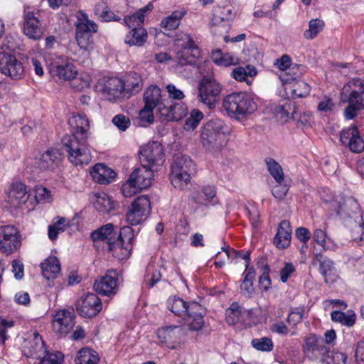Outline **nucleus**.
Wrapping results in <instances>:
<instances>
[{
  "instance_id": "obj_1",
  "label": "nucleus",
  "mask_w": 364,
  "mask_h": 364,
  "mask_svg": "<svg viewBox=\"0 0 364 364\" xmlns=\"http://www.w3.org/2000/svg\"><path fill=\"white\" fill-rule=\"evenodd\" d=\"M71 135H65L62 144L68 154L70 161L75 166L88 164L92 159L87 146L90 137V126L85 115L73 114L68 120Z\"/></svg>"
},
{
  "instance_id": "obj_2",
  "label": "nucleus",
  "mask_w": 364,
  "mask_h": 364,
  "mask_svg": "<svg viewBox=\"0 0 364 364\" xmlns=\"http://www.w3.org/2000/svg\"><path fill=\"white\" fill-rule=\"evenodd\" d=\"M168 308L175 315L182 317L188 323L191 331H198L204 326L203 317L205 309L196 301L187 302L177 297H170L167 302Z\"/></svg>"
},
{
  "instance_id": "obj_3",
  "label": "nucleus",
  "mask_w": 364,
  "mask_h": 364,
  "mask_svg": "<svg viewBox=\"0 0 364 364\" xmlns=\"http://www.w3.org/2000/svg\"><path fill=\"white\" fill-rule=\"evenodd\" d=\"M230 131V127L220 119L209 120L201 129L203 146L212 152L220 150L225 144Z\"/></svg>"
},
{
  "instance_id": "obj_4",
  "label": "nucleus",
  "mask_w": 364,
  "mask_h": 364,
  "mask_svg": "<svg viewBox=\"0 0 364 364\" xmlns=\"http://www.w3.org/2000/svg\"><path fill=\"white\" fill-rule=\"evenodd\" d=\"M223 106L228 115L240 120L253 113L257 105L246 92H232L227 95Z\"/></svg>"
},
{
  "instance_id": "obj_5",
  "label": "nucleus",
  "mask_w": 364,
  "mask_h": 364,
  "mask_svg": "<svg viewBox=\"0 0 364 364\" xmlns=\"http://www.w3.org/2000/svg\"><path fill=\"white\" fill-rule=\"evenodd\" d=\"M75 26V40L79 48L90 52L94 48V34L98 31L96 23L89 19L88 16L82 11L77 15Z\"/></svg>"
},
{
  "instance_id": "obj_6",
  "label": "nucleus",
  "mask_w": 364,
  "mask_h": 364,
  "mask_svg": "<svg viewBox=\"0 0 364 364\" xmlns=\"http://www.w3.org/2000/svg\"><path fill=\"white\" fill-rule=\"evenodd\" d=\"M196 173L195 164L188 156L176 158L171 165V182L178 189H183L191 182V176Z\"/></svg>"
},
{
  "instance_id": "obj_7",
  "label": "nucleus",
  "mask_w": 364,
  "mask_h": 364,
  "mask_svg": "<svg viewBox=\"0 0 364 364\" xmlns=\"http://www.w3.org/2000/svg\"><path fill=\"white\" fill-rule=\"evenodd\" d=\"M223 90L222 85L212 75H205L198 84V99L209 109H214L218 103Z\"/></svg>"
},
{
  "instance_id": "obj_8",
  "label": "nucleus",
  "mask_w": 364,
  "mask_h": 364,
  "mask_svg": "<svg viewBox=\"0 0 364 364\" xmlns=\"http://www.w3.org/2000/svg\"><path fill=\"white\" fill-rule=\"evenodd\" d=\"M141 165L151 170L158 171L165 161L164 149L158 141H150L142 146L139 150Z\"/></svg>"
},
{
  "instance_id": "obj_9",
  "label": "nucleus",
  "mask_w": 364,
  "mask_h": 364,
  "mask_svg": "<svg viewBox=\"0 0 364 364\" xmlns=\"http://www.w3.org/2000/svg\"><path fill=\"white\" fill-rule=\"evenodd\" d=\"M134 238L133 229L129 226H124L121 228L117 238L109 242L107 248L113 257L118 259H124L129 257Z\"/></svg>"
},
{
  "instance_id": "obj_10",
  "label": "nucleus",
  "mask_w": 364,
  "mask_h": 364,
  "mask_svg": "<svg viewBox=\"0 0 364 364\" xmlns=\"http://www.w3.org/2000/svg\"><path fill=\"white\" fill-rule=\"evenodd\" d=\"M351 92L348 98V106L345 109L344 115L347 119H353L358 112L364 109V81L353 79L349 82Z\"/></svg>"
},
{
  "instance_id": "obj_11",
  "label": "nucleus",
  "mask_w": 364,
  "mask_h": 364,
  "mask_svg": "<svg viewBox=\"0 0 364 364\" xmlns=\"http://www.w3.org/2000/svg\"><path fill=\"white\" fill-rule=\"evenodd\" d=\"M151 210L149 198L145 195L139 196L129 206L126 220L131 225H136L147 219Z\"/></svg>"
},
{
  "instance_id": "obj_12",
  "label": "nucleus",
  "mask_w": 364,
  "mask_h": 364,
  "mask_svg": "<svg viewBox=\"0 0 364 364\" xmlns=\"http://www.w3.org/2000/svg\"><path fill=\"white\" fill-rule=\"evenodd\" d=\"M6 198L4 206V210H8L11 213L24 205L28 200L30 194L25 184L20 181L13 182L8 190L5 191Z\"/></svg>"
},
{
  "instance_id": "obj_13",
  "label": "nucleus",
  "mask_w": 364,
  "mask_h": 364,
  "mask_svg": "<svg viewBox=\"0 0 364 364\" xmlns=\"http://www.w3.org/2000/svg\"><path fill=\"white\" fill-rule=\"evenodd\" d=\"M303 352L305 357L308 358L309 360H319L323 363L327 353H330V350L324 343L323 338L311 334L304 340Z\"/></svg>"
},
{
  "instance_id": "obj_14",
  "label": "nucleus",
  "mask_w": 364,
  "mask_h": 364,
  "mask_svg": "<svg viewBox=\"0 0 364 364\" xmlns=\"http://www.w3.org/2000/svg\"><path fill=\"white\" fill-rule=\"evenodd\" d=\"M120 275L116 270H108L104 276L97 278L94 284L95 291L102 296H111L117 294Z\"/></svg>"
},
{
  "instance_id": "obj_15",
  "label": "nucleus",
  "mask_w": 364,
  "mask_h": 364,
  "mask_svg": "<svg viewBox=\"0 0 364 364\" xmlns=\"http://www.w3.org/2000/svg\"><path fill=\"white\" fill-rule=\"evenodd\" d=\"M22 353L27 358L40 359L46 353L45 343L37 331L27 333L22 343Z\"/></svg>"
},
{
  "instance_id": "obj_16",
  "label": "nucleus",
  "mask_w": 364,
  "mask_h": 364,
  "mask_svg": "<svg viewBox=\"0 0 364 364\" xmlns=\"http://www.w3.org/2000/svg\"><path fill=\"white\" fill-rule=\"evenodd\" d=\"M75 311L73 308L63 309L53 315V329L60 336H65L71 332L75 326Z\"/></svg>"
},
{
  "instance_id": "obj_17",
  "label": "nucleus",
  "mask_w": 364,
  "mask_h": 364,
  "mask_svg": "<svg viewBox=\"0 0 364 364\" xmlns=\"http://www.w3.org/2000/svg\"><path fill=\"white\" fill-rule=\"evenodd\" d=\"M175 45L183 50L184 55H190L181 60V64H192L200 56V50L193 38L188 33L179 32L176 35Z\"/></svg>"
},
{
  "instance_id": "obj_18",
  "label": "nucleus",
  "mask_w": 364,
  "mask_h": 364,
  "mask_svg": "<svg viewBox=\"0 0 364 364\" xmlns=\"http://www.w3.org/2000/svg\"><path fill=\"white\" fill-rule=\"evenodd\" d=\"M75 306L81 316L91 318L99 314L102 310V304L95 294L87 293L76 301Z\"/></svg>"
},
{
  "instance_id": "obj_19",
  "label": "nucleus",
  "mask_w": 364,
  "mask_h": 364,
  "mask_svg": "<svg viewBox=\"0 0 364 364\" xmlns=\"http://www.w3.org/2000/svg\"><path fill=\"white\" fill-rule=\"evenodd\" d=\"M313 265H318V272L326 284L333 283L338 277L334 262L329 257L320 253L314 255Z\"/></svg>"
},
{
  "instance_id": "obj_20",
  "label": "nucleus",
  "mask_w": 364,
  "mask_h": 364,
  "mask_svg": "<svg viewBox=\"0 0 364 364\" xmlns=\"http://www.w3.org/2000/svg\"><path fill=\"white\" fill-rule=\"evenodd\" d=\"M156 336L161 343L174 349L181 342L183 330L179 326H165L157 330Z\"/></svg>"
},
{
  "instance_id": "obj_21",
  "label": "nucleus",
  "mask_w": 364,
  "mask_h": 364,
  "mask_svg": "<svg viewBox=\"0 0 364 364\" xmlns=\"http://www.w3.org/2000/svg\"><path fill=\"white\" fill-rule=\"evenodd\" d=\"M49 70L52 76L58 77L63 80L74 79L77 74L74 65L61 56L53 60Z\"/></svg>"
},
{
  "instance_id": "obj_22",
  "label": "nucleus",
  "mask_w": 364,
  "mask_h": 364,
  "mask_svg": "<svg viewBox=\"0 0 364 364\" xmlns=\"http://www.w3.org/2000/svg\"><path fill=\"white\" fill-rule=\"evenodd\" d=\"M1 73L10 77L13 80L22 78L25 73L24 67L21 60H18L14 55L1 52Z\"/></svg>"
},
{
  "instance_id": "obj_23",
  "label": "nucleus",
  "mask_w": 364,
  "mask_h": 364,
  "mask_svg": "<svg viewBox=\"0 0 364 364\" xmlns=\"http://www.w3.org/2000/svg\"><path fill=\"white\" fill-rule=\"evenodd\" d=\"M1 236V252L9 255L20 247L18 231L13 225L2 226Z\"/></svg>"
},
{
  "instance_id": "obj_24",
  "label": "nucleus",
  "mask_w": 364,
  "mask_h": 364,
  "mask_svg": "<svg viewBox=\"0 0 364 364\" xmlns=\"http://www.w3.org/2000/svg\"><path fill=\"white\" fill-rule=\"evenodd\" d=\"M340 141L343 144L348 146L353 152L360 153L364 149V141L355 126L343 129L340 134Z\"/></svg>"
},
{
  "instance_id": "obj_25",
  "label": "nucleus",
  "mask_w": 364,
  "mask_h": 364,
  "mask_svg": "<svg viewBox=\"0 0 364 364\" xmlns=\"http://www.w3.org/2000/svg\"><path fill=\"white\" fill-rule=\"evenodd\" d=\"M124 84L122 79L112 77L107 78L102 89V94L109 101L125 99Z\"/></svg>"
},
{
  "instance_id": "obj_26",
  "label": "nucleus",
  "mask_w": 364,
  "mask_h": 364,
  "mask_svg": "<svg viewBox=\"0 0 364 364\" xmlns=\"http://www.w3.org/2000/svg\"><path fill=\"white\" fill-rule=\"evenodd\" d=\"M280 78L282 83L291 90L294 97H305L309 95L311 91L310 86L306 82L301 80L299 75L293 77L285 73Z\"/></svg>"
},
{
  "instance_id": "obj_27",
  "label": "nucleus",
  "mask_w": 364,
  "mask_h": 364,
  "mask_svg": "<svg viewBox=\"0 0 364 364\" xmlns=\"http://www.w3.org/2000/svg\"><path fill=\"white\" fill-rule=\"evenodd\" d=\"M23 33L30 39L38 41L43 36V31L38 18L33 12L24 14Z\"/></svg>"
},
{
  "instance_id": "obj_28",
  "label": "nucleus",
  "mask_w": 364,
  "mask_h": 364,
  "mask_svg": "<svg viewBox=\"0 0 364 364\" xmlns=\"http://www.w3.org/2000/svg\"><path fill=\"white\" fill-rule=\"evenodd\" d=\"M63 159L58 149H49L43 153L38 161V166L42 171L54 170L60 164Z\"/></svg>"
},
{
  "instance_id": "obj_29",
  "label": "nucleus",
  "mask_w": 364,
  "mask_h": 364,
  "mask_svg": "<svg viewBox=\"0 0 364 364\" xmlns=\"http://www.w3.org/2000/svg\"><path fill=\"white\" fill-rule=\"evenodd\" d=\"M154 172L155 171L141 165V167L136 168L133 171L129 178L141 190L146 189L151 185Z\"/></svg>"
},
{
  "instance_id": "obj_30",
  "label": "nucleus",
  "mask_w": 364,
  "mask_h": 364,
  "mask_svg": "<svg viewBox=\"0 0 364 364\" xmlns=\"http://www.w3.org/2000/svg\"><path fill=\"white\" fill-rule=\"evenodd\" d=\"M159 112L169 121H178L187 114V107L181 102H175L170 105L159 106Z\"/></svg>"
},
{
  "instance_id": "obj_31",
  "label": "nucleus",
  "mask_w": 364,
  "mask_h": 364,
  "mask_svg": "<svg viewBox=\"0 0 364 364\" xmlns=\"http://www.w3.org/2000/svg\"><path fill=\"white\" fill-rule=\"evenodd\" d=\"M90 174L95 181L104 185L112 183L116 177L114 171L102 164L95 165Z\"/></svg>"
},
{
  "instance_id": "obj_32",
  "label": "nucleus",
  "mask_w": 364,
  "mask_h": 364,
  "mask_svg": "<svg viewBox=\"0 0 364 364\" xmlns=\"http://www.w3.org/2000/svg\"><path fill=\"white\" fill-rule=\"evenodd\" d=\"M291 228L290 223L282 220L278 225L277 232L274 237V244L279 249H284L290 245Z\"/></svg>"
},
{
  "instance_id": "obj_33",
  "label": "nucleus",
  "mask_w": 364,
  "mask_h": 364,
  "mask_svg": "<svg viewBox=\"0 0 364 364\" xmlns=\"http://www.w3.org/2000/svg\"><path fill=\"white\" fill-rule=\"evenodd\" d=\"M359 212L360 205L353 197L342 198L338 202L337 214L343 218H352Z\"/></svg>"
},
{
  "instance_id": "obj_34",
  "label": "nucleus",
  "mask_w": 364,
  "mask_h": 364,
  "mask_svg": "<svg viewBox=\"0 0 364 364\" xmlns=\"http://www.w3.org/2000/svg\"><path fill=\"white\" fill-rule=\"evenodd\" d=\"M124 84L125 97L129 98L131 95L138 93L143 87L141 75L136 73H130L122 79Z\"/></svg>"
},
{
  "instance_id": "obj_35",
  "label": "nucleus",
  "mask_w": 364,
  "mask_h": 364,
  "mask_svg": "<svg viewBox=\"0 0 364 364\" xmlns=\"http://www.w3.org/2000/svg\"><path fill=\"white\" fill-rule=\"evenodd\" d=\"M154 9L151 2L145 6L139 9L135 14L131 16H127L124 18V22L128 28H139L144 23L145 16L149 14Z\"/></svg>"
},
{
  "instance_id": "obj_36",
  "label": "nucleus",
  "mask_w": 364,
  "mask_h": 364,
  "mask_svg": "<svg viewBox=\"0 0 364 364\" xmlns=\"http://www.w3.org/2000/svg\"><path fill=\"white\" fill-rule=\"evenodd\" d=\"M216 194V188L214 186L206 185L194 193L193 199L197 204L208 205L215 203Z\"/></svg>"
},
{
  "instance_id": "obj_37",
  "label": "nucleus",
  "mask_w": 364,
  "mask_h": 364,
  "mask_svg": "<svg viewBox=\"0 0 364 364\" xmlns=\"http://www.w3.org/2000/svg\"><path fill=\"white\" fill-rule=\"evenodd\" d=\"M119 234L114 230V225L112 223H107L91 233V238L95 242H102L107 246L109 242H112L117 238Z\"/></svg>"
},
{
  "instance_id": "obj_38",
  "label": "nucleus",
  "mask_w": 364,
  "mask_h": 364,
  "mask_svg": "<svg viewBox=\"0 0 364 364\" xmlns=\"http://www.w3.org/2000/svg\"><path fill=\"white\" fill-rule=\"evenodd\" d=\"M43 276L48 280L55 279L60 272V264L55 256H49L41 264Z\"/></svg>"
},
{
  "instance_id": "obj_39",
  "label": "nucleus",
  "mask_w": 364,
  "mask_h": 364,
  "mask_svg": "<svg viewBox=\"0 0 364 364\" xmlns=\"http://www.w3.org/2000/svg\"><path fill=\"white\" fill-rule=\"evenodd\" d=\"M187 14L184 8L173 11L169 16L164 18L160 23L161 28L165 31H173L178 28L181 21Z\"/></svg>"
},
{
  "instance_id": "obj_40",
  "label": "nucleus",
  "mask_w": 364,
  "mask_h": 364,
  "mask_svg": "<svg viewBox=\"0 0 364 364\" xmlns=\"http://www.w3.org/2000/svg\"><path fill=\"white\" fill-rule=\"evenodd\" d=\"M144 103L147 107L156 108L159 110V106L165 104L161 101V90L156 85L149 87L144 94Z\"/></svg>"
},
{
  "instance_id": "obj_41",
  "label": "nucleus",
  "mask_w": 364,
  "mask_h": 364,
  "mask_svg": "<svg viewBox=\"0 0 364 364\" xmlns=\"http://www.w3.org/2000/svg\"><path fill=\"white\" fill-rule=\"evenodd\" d=\"M147 38V32L143 27L134 28L126 35L124 42L130 46H142Z\"/></svg>"
},
{
  "instance_id": "obj_42",
  "label": "nucleus",
  "mask_w": 364,
  "mask_h": 364,
  "mask_svg": "<svg viewBox=\"0 0 364 364\" xmlns=\"http://www.w3.org/2000/svg\"><path fill=\"white\" fill-rule=\"evenodd\" d=\"M274 112L282 122H287L290 118L294 120V114L296 113L294 103L291 101L287 100L282 105L276 106Z\"/></svg>"
},
{
  "instance_id": "obj_43",
  "label": "nucleus",
  "mask_w": 364,
  "mask_h": 364,
  "mask_svg": "<svg viewBox=\"0 0 364 364\" xmlns=\"http://www.w3.org/2000/svg\"><path fill=\"white\" fill-rule=\"evenodd\" d=\"M331 318L333 322L339 323L347 327L353 326L356 321V315L353 311H348L347 313L334 311L331 312Z\"/></svg>"
},
{
  "instance_id": "obj_44",
  "label": "nucleus",
  "mask_w": 364,
  "mask_h": 364,
  "mask_svg": "<svg viewBox=\"0 0 364 364\" xmlns=\"http://www.w3.org/2000/svg\"><path fill=\"white\" fill-rule=\"evenodd\" d=\"M93 205L97 211L102 213H109L114 208V202L105 193L95 194Z\"/></svg>"
},
{
  "instance_id": "obj_45",
  "label": "nucleus",
  "mask_w": 364,
  "mask_h": 364,
  "mask_svg": "<svg viewBox=\"0 0 364 364\" xmlns=\"http://www.w3.org/2000/svg\"><path fill=\"white\" fill-rule=\"evenodd\" d=\"M222 250L225 252V256L228 259L231 260L232 262L237 263L239 259H242L245 260V269H248L250 262V252L246 251L243 252L242 251L235 250L234 249H230V247H222Z\"/></svg>"
},
{
  "instance_id": "obj_46",
  "label": "nucleus",
  "mask_w": 364,
  "mask_h": 364,
  "mask_svg": "<svg viewBox=\"0 0 364 364\" xmlns=\"http://www.w3.org/2000/svg\"><path fill=\"white\" fill-rule=\"evenodd\" d=\"M99 360L97 353L89 348H82L75 359V364H97Z\"/></svg>"
},
{
  "instance_id": "obj_47",
  "label": "nucleus",
  "mask_w": 364,
  "mask_h": 364,
  "mask_svg": "<svg viewBox=\"0 0 364 364\" xmlns=\"http://www.w3.org/2000/svg\"><path fill=\"white\" fill-rule=\"evenodd\" d=\"M244 274L245 277L240 285L241 293L246 297H251L254 293L253 280L255 272L253 268H250Z\"/></svg>"
},
{
  "instance_id": "obj_48",
  "label": "nucleus",
  "mask_w": 364,
  "mask_h": 364,
  "mask_svg": "<svg viewBox=\"0 0 364 364\" xmlns=\"http://www.w3.org/2000/svg\"><path fill=\"white\" fill-rule=\"evenodd\" d=\"M268 171L277 183L284 181V172L282 166L278 162L272 158L265 159Z\"/></svg>"
},
{
  "instance_id": "obj_49",
  "label": "nucleus",
  "mask_w": 364,
  "mask_h": 364,
  "mask_svg": "<svg viewBox=\"0 0 364 364\" xmlns=\"http://www.w3.org/2000/svg\"><path fill=\"white\" fill-rule=\"evenodd\" d=\"M257 70L255 67L247 65L244 67H237L232 71L231 75L236 80L245 81L248 76L253 77L256 75Z\"/></svg>"
},
{
  "instance_id": "obj_50",
  "label": "nucleus",
  "mask_w": 364,
  "mask_h": 364,
  "mask_svg": "<svg viewBox=\"0 0 364 364\" xmlns=\"http://www.w3.org/2000/svg\"><path fill=\"white\" fill-rule=\"evenodd\" d=\"M324 23L318 18L311 19L309 22V29L304 33L306 39H314L323 30Z\"/></svg>"
},
{
  "instance_id": "obj_51",
  "label": "nucleus",
  "mask_w": 364,
  "mask_h": 364,
  "mask_svg": "<svg viewBox=\"0 0 364 364\" xmlns=\"http://www.w3.org/2000/svg\"><path fill=\"white\" fill-rule=\"evenodd\" d=\"M226 321L230 325L238 323L241 320L242 308L237 303H232L225 312Z\"/></svg>"
},
{
  "instance_id": "obj_52",
  "label": "nucleus",
  "mask_w": 364,
  "mask_h": 364,
  "mask_svg": "<svg viewBox=\"0 0 364 364\" xmlns=\"http://www.w3.org/2000/svg\"><path fill=\"white\" fill-rule=\"evenodd\" d=\"M203 118V114L201 111L194 109L191 111L190 116L186 119L184 129L187 131L193 130L198 127L200 122Z\"/></svg>"
},
{
  "instance_id": "obj_53",
  "label": "nucleus",
  "mask_w": 364,
  "mask_h": 364,
  "mask_svg": "<svg viewBox=\"0 0 364 364\" xmlns=\"http://www.w3.org/2000/svg\"><path fill=\"white\" fill-rule=\"evenodd\" d=\"M251 344L255 349L262 352H270L274 347L272 339L268 337L254 338L252 340Z\"/></svg>"
},
{
  "instance_id": "obj_54",
  "label": "nucleus",
  "mask_w": 364,
  "mask_h": 364,
  "mask_svg": "<svg viewBox=\"0 0 364 364\" xmlns=\"http://www.w3.org/2000/svg\"><path fill=\"white\" fill-rule=\"evenodd\" d=\"M347 355L339 351H332L327 353L323 363L325 364H346Z\"/></svg>"
},
{
  "instance_id": "obj_55",
  "label": "nucleus",
  "mask_w": 364,
  "mask_h": 364,
  "mask_svg": "<svg viewBox=\"0 0 364 364\" xmlns=\"http://www.w3.org/2000/svg\"><path fill=\"white\" fill-rule=\"evenodd\" d=\"M39 364H61L63 355L61 352L56 351L54 353H48L46 350L45 355L41 357Z\"/></svg>"
},
{
  "instance_id": "obj_56",
  "label": "nucleus",
  "mask_w": 364,
  "mask_h": 364,
  "mask_svg": "<svg viewBox=\"0 0 364 364\" xmlns=\"http://www.w3.org/2000/svg\"><path fill=\"white\" fill-rule=\"evenodd\" d=\"M313 238L318 245L322 246L323 250H326L329 249L326 245V242L327 241H330L331 239L327 237V235L324 229L316 228L314 232Z\"/></svg>"
},
{
  "instance_id": "obj_57",
  "label": "nucleus",
  "mask_w": 364,
  "mask_h": 364,
  "mask_svg": "<svg viewBox=\"0 0 364 364\" xmlns=\"http://www.w3.org/2000/svg\"><path fill=\"white\" fill-rule=\"evenodd\" d=\"M141 189L132 181L131 178L124 183L121 188L122 193L124 197L129 198L136 194Z\"/></svg>"
},
{
  "instance_id": "obj_58",
  "label": "nucleus",
  "mask_w": 364,
  "mask_h": 364,
  "mask_svg": "<svg viewBox=\"0 0 364 364\" xmlns=\"http://www.w3.org/2000/svg\"><path fill=\"white\" fill-rule=\"evenodd\" d=\"M335 106L336 104L331 97L323 96L318 103L317 109L321 112H331L333 111Z\"/></svg>"
},
{
  "instance_id": "obj_59",
  "label": "nucleus",
  "mask_w": 364,
  "mask_h": 364,
  "mask_svg": "<svg viewBox=\"0 0 364 364\" xmlns=\"http://www.w3.org/2000/svg\"><path fill=\"white\" fill-rule=\"evenodd\" d=\"M100 6V5H96L95 9V13L99 16V18L102 21H110L113 20L115 21H119L120 20V18L116 17L115 14L112 11L107 9L105 10L101 11Z\"/></svg>"
},
{
  "instance_id": "obj_60",
  "label": "nucleus",
  "mask_w": 364,
  "mask_h": 364,
  "mask_svg": "<svg viewBox=\"0 0 364 364\" xmlns=\"http://www.w3.org/2000/svg\"><path fill=\"white\" fill-rule=\"evenodd\" d=\"M289 191V187L287 184L283 182L277 183V184L272 187V193L278 200L284 199Z\"/></svg>"
},
{
  "instance_id": "obj_61",
  "label": "nucleus",
  "mask_w": 364,
  "mask_h": 364,
  "mask_svg": "<svg viewBox=\"0 0 364 364\" xmlns=\"http://www.w3.org/2000/svg\"><path fill=\"white\" fill-rule=\"evenodd\" d=\"M113 124L121 131L124 132L130 126L129 118L124 114H117L112 119Z\"/></svg>"
},
{
  "instance_id": "obj_62",
  "label": "nucleus",
  "mask_w": 364,
  "mask_h": 364,
  "mask_svg": "<svg viewBox=\"0 0 364 364\" xmlns=\"http://www.w3.org/2000/svg\"><path fill=\"white\" fill-rule=\"evenodd\" d=\"M155 108L147 107V105H144V108L139 112V119L148 124H151L154 122V114L153 110Z\"/></svg>"
},
{
  "instance_id": "obj_63",
  "label": "nucleus",
  "mask_w": 364,
  "mask_h": 364,
  "mask_svg": "<svg viewBox=\"0 0 364 364\" xmlns=\"http://www.w3.org/2000/svg\"><path fill=\"white\" fill-rule=\"evenodd\" d=\"M147 271L148 273L145 276L144 281L149 287H153L158 282L161 280V272L157 269L153 270L151 272H149L150 269H149Z\"/></svg>"
},
{
  "instance_id": "obj_64",
  "label": "nucleus",
  "mask_w": 364,
  "mask_h": 364,
  "mask_svg": "<svg viewBox=\"0 0 364 364\" xmlns=\"http://www.w3.org/2000/svg\"><path fill=\"white\" fill-rule=\"evenodd\" d=\"M239 63V58L236 56L234 53H226L223 55L221 62L220 63L219 65L228 67L230 65H237Z\"/></svg>"
}]
</instances>
